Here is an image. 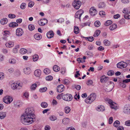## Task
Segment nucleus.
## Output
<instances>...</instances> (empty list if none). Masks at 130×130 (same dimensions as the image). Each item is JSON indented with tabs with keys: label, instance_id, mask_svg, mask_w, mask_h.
Masks as SVG:
<instances>
[{
	"label": "nucleus",
	"instance_id": "f257e3e1",
	"mask_svg": "<svg viewBox=\"0 0 130 130\" xmlns=\"http://www.w3.org/2000/svg\"><path fill=\"white\" fill-rule=\"evenodd\" d=\"M34 118L23 115L21 117V121L23 124L28 125L34 122Z\"/></svg>",
	"mask_w": 130,
	"mask_h": 130
},
{
	"label": "nucleus",
	"instance_id": "f03ea898",
	"mask_svg": "<svg viewBox=\"0 0 130 130\" xmlns=\"http://www.w3.org/2000/svg\"><path fill=\"white\" fill-rule=\"evenodd\" d=\"M114 84L112 82L109 81L108 82L107 85H105L104 87V89L107 92H110L113 89Z\"/></svg>",
	"mask_w": 130,
	"mask_h": 130
},
{
	"label": "nucleus",
	"instance_id": "7ed1b4c3",
	"mask_svg": "<svg viewBox=\"0 0 130 130\" xmlns=\"http://www.w3.org/2000/svg\"><path fill=\"white\" fill-rule=\"evenodd\" d=\"M34 111L32 108H28L26 109L25 113L23 115L34 117L35 115L34 114Z\"/></svg>",
	"mask_w": 130,
	"mask_h": 130
},
{
	"label": "nucleus",
	"instance_id": "20e7f679",
	"mask_svg": "<svg viewBox=\"0 0 130 130\" xmlns=\"http://www.w3.org/2000/svg\"><path fill=\"white\" fill-rule=\"evenodd\" d=\"M123 112L125 114H130V104H127L125 105L123 109Z\"/></svg>",
	"mask_w": 130,
	"mask_h": 130
},
{
	"label": "nucleus",
	"instance_id": "39448f33",
	"mask_svg": "<svg viewBox=\"0 0 130 130\" xmlns=\"http://www.w3.org/2000/svg\"><path fill=\"white\" fill-rule=\"evenodd\" d=\"M107 102L110 105L111 108L112 109H117V105L114 102L110 99H108L106 100Z\"/></svg>",
	"mask_w": 130,
	"mask_h": 130
},
{
	"label": "nucleus",
	"instance_id": "423d86ee",
	"mask_svg": "<svg viewBox=\"0 0 130 130\" xmlns=\"http://www.w3.org/2000/svg\"><path fill=\"white\" fill-rule=\"evenodd\" d=\"M74 8L76 9H78L81 5V3L79 0H75L72 4Z\"/></svg>",
	"mask_w": 130,
	"mask_h": 130
},
{
	"label": "nucleus",
	"instance_id": "0eeeda50",
	"mask_svg": "<svg viewBox=\"0 0 130 130\" xmlns=\"http://www.w3.org/2000/svg\"><path fill=\"white\" fill-rule=\"evenodd\" d=\"M13 100L12 98L10 96H6L3 99V102L7 104L10 103Z\"/></svg>",
	"mask_w": 130,
	"mask_h": 130
},
{
	"label": "nucleus",
	"instance_id": "6e6552de",
	"mask_svg": "<svg viewBox=\"0 0 130 130\" xmlns=\"http://www.w3.org/2000/svg\"><path fill=\"white\" fill-rule=\"evenodd\" d=\"M62 98L65 101H70L72 100L73 97L71 94H63V96H62Z\"/></svg>",
	"mask_w": 130,
	"mask_h": 130
},
{
	"label": "nucleus",
	"instance_id": "1a4fd4ad",
	"mask_svg": "<svg viewBox=\"0 0 130 130\" xmlns=\"http://www.w3.org/2000/svg\"><path fill=\"white\" fill-rule=\"evenodd\" d=\"M117 67L119 69H122L127 66L126 63L123 61H121L117 64Z\"/></svg>",
	"mask_w": 130,
	"mask_h": 130
},
{
	"label": "nucleus",
	"instance_id": "9d476101",
	"mask_svg": "<svg viewBox=\"0 0 130 130\" xmlns=\"http://www.w3.org/2000/svg\"><path fill=\"white\" fill-rule=\"evenodd\" d=\"M12 89H15L17 88L18 89H20L22 87V85L19 83L18 84L15 83H12L11 85Z\"/></svg>",
	"mask_w": 130,
	"mask_h": 130
},
{
	"label": "nucleus",
	"instance_id": "9b49d317",
	"mask_svg": "<svg viewBox=\"0 0 130 130\" xmlns=\"http://www.w3.org/2000/svg\"><path fill=\"white\" fill-rule=\"evenodd\" d=\"M84 12L83 10H79L76 13L75 15V18L79 19L80 20V17Z\"/></svg>",
	"mask_w": 130,
	"mask_h": 130
},
{
	"label": "nucleus",
	"instance_id": "f8f14e48",
	"mask_svg": "<svg viewBox=\"0 0 130 130\" xmlns=\"http://www.w3.org/2000/svg\"><path fill=\"white\" fill-rule=\"evenodd\" d=\"M48 22V20L46 19H41L38 21V23L39 25L42 26L44 25Z\"/></svg>",
	"mask_w": 130,
	"mask_h": 130
},
{
	"label": "nucleus",
	"instance_id": "ddd939ff",
	"mask_svg": "<svg viewBox=\"0 0 130 130\" xmlns=\"http://www.w3.org/2000/svg\"><path fill=\"white\" fill-rule=\"evenodd\" d=\"M23 29L20 28H18L16 31V34L18 36H21L23 34Z\"/></svg>",
	"mask_w": 130,
	"mask_h": 130
},
{
	"label": "nucleus",
	"instance_id": "4468645a",
	"mask_svg": "<svg viewBox=\"0 0 130 130\" xmlns=\"http://www.w3.org/2000/svg\"><path fill=\"white\" fill-rule=\"evenodd\" d=\"M90 14L92 16H94L97 13V11L94 7H91L90 9Z\"/></svg>",
	"mask_w": 130,
	"mask_h": 130
},
{
	"label": "nucleus",
	"instance_id": "2eb2a0df",
	"mask_svg": "<svg viewBox=\"0 0 130 130\" xmlns=\"http://www.w3.org/2000/svg\"><path fill=\"white\" fill-rule=\"evenodd\" d=\"M14 45V43L12 41H9L7 42L5 45L7 47L10 48L13 47Z\"/></svg>",
	"mask_w": 130,
	"mask_h": 130
},
{
	"label": "nucleus",
	"instance_id": "dca6fc26",
	"mask_svg": "<svg viewBox=\"0 0 130 130\" xmlns=\"http://www.w3.org/2000/svg\"><path fill=\"white\" fill-rule=\"evenodd\" d=\"M96 96V95L95 93H92L90 94L88 96L90 100L92 102L95 99Z\"/></svg>",
	"mask_w": 130,
	"mask_h": 130
},
{
	"label": "nucleus",
	"instance_id": "f3484780",
	"mask_svg": "<svg viewBox=\"0 0 130 130\" xmlns=\"http://www.w3.org/2000/svg\"><path fill=\"white\" fill-rule=\"evenodd\" d=\"M30 69L28 67L25 68L23 69L24 73L26 74H29L31 72Z\"/></svg>",
	"mask_w": 130,
	"mask_h": 130
},
{
	"label": "nucleus",
	"instance_id": "a211bd4d",
	"mask_svg": "<svg viewBox=\"0 0 130 130\" xmlns=\"http://www.w3.org/2000/svg\"><path fill=\"white\" fill-rule=\"evenodd\" d=\"M64 89V86L63 85H60L58 86L57 91L61 92L63 91Z\"/></svg>",
	"mask_w": 130,
	"mask_h": 130
},
{
	"label": "nucleus",
	"instance_id": "6ab92c4d",
	"mask_svg": "<svg viewBox=\"0 0 130 130\" xmlns=\"http://www.w3.org/2000/svg\"><path fill=\"white\" fill-rule=\"evenodd\" d=\"M35 75L37 77H39L41 74V71L39 69L36 70L34 72Z\"/></svg>",
	"mask_w": 130,
	"mask_h": 130
},
{
	"label": "nucleus",
	"instance_id": "aec40b11",
	"mask_svg": "<svg viewBox=\"0 0 130 130\" xmlns=\"http://www.w3.org/2000/svg\"><path fill=\"white\" fill-rule=\"evenodd\" d=\"M96 109L98 111H103L105 110L104 107L102 105L98 106Z\"/></svg>",
	"mask_w": 130,
	"mask_h": 130
},
{
	"label": "nucleus",
	"instance_id": "412c9836",
	"mask_svg": "<svg viewBox=\"0 0 130 130\" xmlns=\"http://www.w3.org/2000/svg\"><path fill=\"white\" fill-rule=\"evenodd\" d=\"M54 36V33L52 31L48 32L46 34L47 37L48 38H52Z\"/></svg>",
	"mask_w": 130,
	"mask_h": 130
},
{
	"label": "nucleus",
	"instance_id": "4be33fe9",
	"mask_svg": "<svg viewBox=\"0 0 130 130\" xmlns=\"http://www.w3.org/2000/svg\"><path fill=\"white\" fill-rule=\"evenodd\" d=\"M42 36L39 33H37L34 35V38L37 40H39L42 38Z\"/></svg>",
	"mask_w": 130,
	"mask_h": 130
},
{
	"label": "nucleus",
	"instance_id": "5701e85b",
	"mask_svg": "<svg viewBox=\"0 0 130 130\" xmlns=\"http://www.w3.org/2000/svg\"><path fill=\"white\" fill-rule=\"evenodd\" d=\"M117 26L115 24H113L109 27V29L110 30L112 31L116 29L117 27Z\"/></svg>",
	"mask_w": 130,
	"mask_h": 130
},
{
	"label": "nucleus",
	"instance_id": "b1692460",
	"mask_svg": "<svg viewBox=\"0 0 130 130\" xmlns=\"http://www.w3.org/2000/svg\"><path fill=\"white\" fill-rule=\"evenodd\" d=\"M70 119L68 118H65L62 120L63 123L64 124H67L69 123Z\"/></svg>",
	"mask_w": 130,
	"mask_h": 130
},
{
	"label": "nucleus",
	"instance_id": "393cba45",
	"mask_svg": "<svg viewBox=\"0 0 130 130\" xmlns=\"http://www.w3.org/2000/svg\"><path fill=\"white\" fill-rule=\"evenodd\" d=\"M108 79V78L107 77L103 76L101 77L100 81L102 83H104L107 82Z\"/></svg>",
	"mask_w": 130,
	"mask_h": 130
},
{
	"label": "nucleus",
	"instance_id": "a878e982",
	"mask_svg": "<svg viewBox=\"0 0 130 130\" xmlns=\"http://www.w3.org/2000/svg\"><path fill=\"white\" fill-rule=\"evenodd\" d=\"M18 24L15 22H11L9 24V26L11 27H15L18 26Z\"/></svg>",
	"mask_w": 130,
	"mask_h": 130
},
{
	"label": "nucleus",
	"instance_id": "bb28decb",
	"mask_svg": "<svg viewBox=\"0 0 130 130\" xmlns=\"http://www.w3.org/2000/svg\"><path fill=\"white\" fill-rule=\"evenodd\" d=\"M8 22V20L7 18H5L1 19L0 21V22L1 24L4 25L6 24Z\"/></svg>",
	"mask_w": 130,
	"mask_h": 130
},
{
	"label": "nucleus",
	"instance_id": "cd10ccee",
	"mask_svg": "<svg viewBox=\"0 0 130 130\" xmlns=\"http://www.w3.org/2000/svg\"><path fill=\"white\" fill-rule=\"evenodd\" d=\"M53 70L55 72L58 71L60 70L59 67L57 65H54L53 67Z\"/></svg>",
	"mask_w": 130,
	"mask_h": 130
},
{
	"label": "nucleus",
	"instance_id": "c85d7f7f",
	"mask_svg": "<svg viewBox=\"0 0 130 130\" xmlns=\"http://www.w3.org/2000/svg\"><path fill=\"white\" fill-rule=\"evenodd\" d=\"M3 34L4 37H8L10 34V32L8 30H5L3 31Z\"/></svg>",
	"mask_w": 130,
	"mask_h": 130
},
{
	"label": "nucleus",
	"instance_id": "c756f323",
	"mask_svg": "<svg viewBox=\"0 0 130 130\" xmlns=\"http://www.w3.org/2000/svg\"><path fill=\"white\" fill-rule=\"evenodd\" d=\"M64 111L66 113H69L71 110V109L69 107H66L64 109Z\"/></svg>",
	"mask_w": 130,
	"mask_h": 130
},
{
	"label": "nucleus",
	"instance_id": "7c9ffc66",
	"mask_svg": "<svg viewBox=\"0 0 130 130\" xmlns=\"http://www.w3.org/2000/svg\"><path fill=\"white\" fill-rule=\"evenodd\" d=\"M27 52V51L26 49L24 48H22L21 49L20 52L21 54H23L26 53Z\"/></svg>",
	"mask_w": 130,
	"mask_h": 130
},
{
	"label": "nucleus",
	"instance_id": "2f4dec72",
	"mask_svg": "<svg viewBox=\"0 0 130 130\" xmlns=\"http://www.w3.org/2000/svg\"><path fill=\"white\" fill-rule=\"evenodd\" d=\"M41 105L43 108H46L48 106V104L46 102H42L41 103Z\"/></svg>",
	"mask_w": 130,
	"mask_h": 130
},
{
	"label": "nucleus",
	"instance_id": "473e14b6",
	"mask_svg": "<svg viewBox=\"0 0 130 130\" xmlns=\"http://www.w3.org/2000/svg\"><path fill=\"white\" fill-rule=\"evenodd\" d=\"M19 48V45H16L15 47L13 48V52L14 53H16L18 52V48Z\"/></svg>",
	"mask_w": 130,
	"mask_h": 130
},
{
	"label": "nucleus",
	"instance_id": "72a5a7b5",
	"mask_svg": "<svg viewBox=\"0 0 130 130\" xmlns=\"http://www.w3.org/2000/svg\"><path fill=\"white\" fill-rule=\"evenodd\" d=\"M101 32V31L99 30H97L94 33L93 36L95 37H97L99 36Z\"/></svg>",
	"mask_w": 130,
	"mask_h": 130
},
{
	"label": "nucleus",
	"instance_id": "f704fd0d",
	"mask_svg": "<svg viewBox=\"0 0 130 130\" xmlns=\"http://www.w3.org/2000/svg\"><path fill=\"white\" fill-rule=\"evenodd\" d=\"M6 116V113L5 112H0V118L2 119L4 118Z\"/></svg>",
	"mask_w": 130,
	"mask_h": 130
},
{
	"label": "nucleus",
	"instance_id": "c9c22d12",
	"mask_svg": "<svg viewBox=\"0 0 130 130\" xmlns=\"http://www.w3.org/2000/svg\"><path fill=\"white\" fill-rule=\"evenodd\" d=\"M44 73L46 75L49 74L51 72V71L50 69L48 68L45 69L44 70Z\"/></svg>",
	"mask_w": 130,
	"mask_h": 130
},
{
	"label": "nucleus",
	"instance_id": "e433bc0d",
	"mask_svg": "<svg viewBox=\"0 0 130 130\" xmlns=\"http://www.w3.org/2000/svg\"><path fill=\"white\" fill-rule=\"evenodd\" d=\"M103 43L104 45L106 46H109L110 44V41L106 39L104 41Z\"/></svg>",
	"mask_w": 130,
	"mask_h": 130
},
{
	"label": "nucleus",
	"instance_id": "4c0bfd02",
	"mask_svg": "<svg viewBox=\"0 0 130 130\" xmlns=\"http://www.w3.org/2000/svg\"><path fill=\"white\" fill-rule=\"evenodd\" d=\"M120 124V122L118 120H116L113 123V125L116 127H117Z\"/></svg>",
	"mask_w": 130,
	"mask_h": 130
},
{
	"label": "nucleus",
	"instance_id": "58836bf2",
	"mask_svg": "<svg viewBox=\"0 0 130 130\" xmlns=\"http://www.w3.org/2000/svg\"><path fill=\"white\" fill-rule=\"evenodd\" d=\"M9 62L12 64H15L16 63V60L14 59H10L9 60Z\"/></svg>",
	"mask_w": 130,
	"mask_h": 130
},
{
	"label": "nucleus",
	"instance_id": "ea45409f",
	"mask_svg": "<svg viewBox=\"0 0 130 130\" xmlns=\"http://www.w3.org/2000/svg\"><path fill=\"white\" fill-rule=\"evenodd\" d=\"M112 23V21L110 20L107 21L104 24V25L106 26H108Z\"/></svg>",
	"mask_w": 130,
	"mask_h": 130
},
{
	"label": "nucleus",
	"instance_id": "a19ab883",
	"mask_svg": "<svg viewBox=\"0 0 130 130\" xmlns=\"http://www.w3.org/2000/svg\"><path fill=\"white\" fill-rule=\"evenodd\" d=\"M124 18L126 19H130V12L124 15Z\"/></svg>",
	"mask_w": 130,
	"mask_h": 130
},
{
	"label": "nucleus",
	"instance_id": "79ce46f5",
	"mask_svg": "<svg viewBox=\"0 0 130 130\" xmlns=\"http://www.w3.org/2000/svg\"><path fill=\"white\" fill-rule=\"evenodd\" d=\"M49 119L51 121H54L57 120V118L55 116H51L49 117Z\"/></svg>",
	"mask_w": 130,
	"mask_h": 130
},
{
	"label": "nucleus",
	"instance_id": "37998d69",
	"mask_svg": "<svg viewBox=\"0 0 130 130\" xmlns=\"http://www.w3.org/2000/svg\"><path fill=\"white\" fill-rule=\"evenodd\" d=\"M86 39L89 41L92 42L94 40V38L92 37H85Z\"/></svg>",
	"mask_w": 130,
	"mask_h": 130
},
{
	"label": "nucleus",
	"instance_id": "c03bdc74",
	"mask_svg": "<svg viewBox=\"0 0 130 130\" xmlns=\"http://www.w3.org/2000/svg\"><path fill=\"white\" fill-rule=\"evenodd\" d=\"M28 27L30 31H32L35 29V26H34L31 24L29 25Z\"/></svg>",
	"mask_w": 130,
	"mask_h": 130
},
{
	"label": "nucleus",
	"instance_id": "a18cd8bd",
	"mask_svg": "<svg viewBox=\"0 0 130 130\" xmlns=\"http://www.w3.org/2000/svg\"><path fill=\"white\" fill-rule=\"evenodd\" d=\"M23 96L27 99H28L29 97V93L28 92L26 91L23 93Z\"/></svg>",
	"mask_w": 130,
	"mask_h": 130
},
{
	"label": "nucleus",
	"instance_id": "49530a36",
	"mask_svg": "<svg viewBox=\"0 0 130 130\" xmlns=\"http://www.w3.org/2000/svg\"><path fill=\"white\" fill-rule=\"evenodd\" d=\"M99 8H103L105 7V4L103 2L100 3L98 5Z\"/></svg>",
	"mask_w": 130,
	"mask_h": 130
},
{
	"label": "nucleus",
	"instance_id": "de8ad7c7",
	"mask_svg": "<svg viewBox=\"0 0 130 130\" xmlns=\"http://www.w3.org/2000/svg\"><path fill=\"white\" fill-rule=\"evenodd\" d=\"M39 56L37 55H35L33 56V60L35 61H37L38 59Z\"/></svg>",
	"mask_w": 130,
	"mask_h": 130
},
{
	"label": "nucleus",
	"instance_id": "09e8293b",
	"mask_svg": "<svg viewBox=\"0 0 130 130\" xmlns=\"http://www.w3.org/2000/svg\"><path fill=\"white\" fill-rule=\"evenodd\" d=\"M45 79L46 80L51 81L53 79V77L51 75H49L47 76L46 77Z\"/></svg>",
	"mask_w": 130,
	"mask_h": 130
},
{
	"label": "nucleus",
	"instance_id": "8fccbe9b",
	"mask_svg": "<svg viewBox=\"0 0 130 130\" xmlns=\"http://www.w3.org/2000/svg\"><path fill=\"white\" fill-rule=\"evenodd\" d=\"M47 90V88L46 87L41 88L39 89V91L40 92H44L46 91Z\"/></svg>",
	"mask_w": 130,
	"mask_h": 130
},
{
	"label": "nucleus",
	"instance_id": "3c124183",
	"mask_svg": "<svg viewBox=\"0 0 130 130\" xmlns=\"http://www.w3.org/2000/svg\"><path fill=\"white\" fill-rule=\"evenodd\" d=\"M74 32L76 34H78L79 32V28L77 27H75Z\"/></svg>",
	"mask_w": 130,
	"mask_h": 130
},
{
	"label": "nucleus",
	"instance_id": "603ef678",
	"mask_svg": "<svg viewBox=\"0 0 130 130\" xmlns=\"http://www.w3.org/2000/svg\"><path fill=\"white\" fill-rule=\"evenodd\" d=\"M94 25L95 27H98L100 25V23L99 21H96L94 22Z\"/></svg>",
	"mask_w": 130,
	"mask_h": 130
},
{
	"label": "nucleus",
	"instance_id": "864d4df0",
	"mask_svg": "<svg viewBox=\"0 0 130 130\" xmlns=\"http://www.w3.org/2000/svg\"><path fill=\"white\" fill-rule=\"evenodd\" d=\"M37 85L36 84H32L31 87V90H34L37 87Z\"/></svg>",
	"mask_w": 130,
	"mask_h": 130
},
{
	"label": "nucleus",
	"instance_id": "5fc2aeb1",
	"mask_svg": "<svg viewBox=\"0 0 130 130\" xmlns=\"http://www.w3.org/2000/svg\"><path fill=\"white\" fill-rule=\"evenodd\" d=\"M85 101L86 103L88 104L91 103L92 102L90 100V99H89V96L85 99Z\"/></svg>",
	"mask_w": 130,
	"mask_h": 130
},
{
	"label": "nucleus",
	"instance_id": "6e6d98bb",
	"mask_svg": "<svg viewBox=\"0 0 130 130\" xmlns=\"http://www.w3.org/2000/svg\"><path fill=\"white\" fill-rule=\"evenodd\" d=\"M34 5V2L32 1L30 2L28 4V7H29L31 8Z\"/></svg>",
	"mask_w": 130,
	"mask_h": 130
},
{
	"label": "nucleus",
	"instance_id": "4d7b16f0",
	"mask_svg": "<svg viewBox=\"0 0 130 130\" xmlns=\"http://www.w3.org/2000/svg\"><path fill=\"white\" fill-rule=\"evenodd\" d=\"M63 82L64 84L67 85L69 83V81L68 79H64L63 80Z\"/></svg>",
	"mask_w": 130,
	"mask_h": 130
},
{
	"label": "nucleus",
	"instance_id": "13d9d810",
	"mask_svg": "<svg viewBox=\"0 0 130 130\" xmlns=\"http://www.w3.org/2000/svg\"><path fill=\"white\" fill-rule=\"evenodd\" d=\"M114 74V72L112 70H110L107 73V75L110 76H112Z\"/></svg>",
	"mask_w": 130,
	"mask_h": 130
},
{
	"label": "nucleus",
	"instance_id": "bf43d9fd",
	"mask_svg": "<svg viewBox=\"0 0 130 130\" xmlns=\"http://www.w3.org/2000/svg\"><path fill=\"white\" fill-rule=\"evenodd\" d=\"M26 5V4L25 3H22L21 6L20 8L22 9H24L25 8V6Z\"/></svg>",
	"mask_w": 130,
	"mask_h": 130
},
{
	"label": "nucleus",
	"instance_id": "052dcab7",
	"mask_svg": "<svg viewBox=\"0 0 130 130\" xmlns=\"http://www.w3.org/2000/svg\"><path fill=\"white\" fill-rule=\"evenodd\" d=\"M93 83V81L92 80H89L87 81L86 84L87 85H92Z\"/></svg>",
	"mask_w": 130,
	"mask_h": 130
},
{
	"label": "nucleus",
	"instance_id": "680f3d73",
	"mask_svg": "<svg viewBox=\"0 0 130 130\" xmlns=\"http://www.w3.org/2000/svg\"><path fill=\"white\" fill-rule=\"evenodd\" d=\"M8 17L11 19H13L15 17V15L14 14H9L8 15Z\"/></svg>",
	"mask_w": 130,
	"mask_h": 130
},
{
	"label": "nucleus",
	"instance_id": "e2e57ef3",
	"mask_svg": "<svg viewBox=\"0 0 130 130\" xmlns=\"http://www.w3.org/2000/svg\"><path fill=\"white\" fill-rule=\"evenodd\" d=\"M125 124L127 126H130V120H127L125 123Z\"/></svg>",
	"mask_w": 130,
	"mask_h": 130
},
{
	"label": "nucleus",
	"instance_id": "0e129e2a",
	"mask_svg": "<svg viewBox=\"0 0 130 130\" xmlns=\"http://www.w3.org/2000/svg\"><path fill=\"white\" fill-rule=\"evenodd\" d=\"M4 74L2 72L0 73V79H3L4 77Z\"/></svg>",
	"mask_w": 130,
	"mask_h": 130
},
{
	"label": "nucleus",
	"instance_id": "69168bd1",
	"mask_svg": "<svg viewBox=\"0 0 130 130\" xmlns=\"http://www.w3.org/2000/svg\"><path fill=\"white\" fill-rule=\"evenodd\" d=\"M64 19L61 18L59 19L57 21V22L60 23H61L62 22H64Z\"/></svg>",
	"mask_w": 130,
	"mask_h": 130
},
{
	"label": "nucleus",
	"instance_id": "338daca9",
	"mask_svg": "<svg viewBox=\"0 0 130 130\" xmlns=\"http://www.w3.org/2000/svg\"><path fill=\"white\" fill-rule=\"evenodd\" d=\"M113 121V118L112 117H110L109 119V123L110 124L112 123Z\"/></svg>",
	"mask_w": 130,
	"mask_h": 130
},
{
	"label": "nucleus",
	"instance_id": "774afa93",
	"mask_svg": "<svg viewBox=\"0 0 130 130\" xmlns=\"http://www.w3.org/2000/svg\"><path fill=\"white\" fill-rule=\"evenodd\" d=\"M62 96H63V93H61L60 94L58 95L57 96L56 98L57 99L59 100L61 99V97H62Z\"/></svg>",
	"mask_w": 130,
	"mask_h": 130
}]
</instances>
